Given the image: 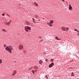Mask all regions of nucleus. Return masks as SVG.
I'll return each mask as SVG.
<instances>
[{"mask_svg":"<svg viewBox=\"0 0 79 79\" xmlns=\"http://www.w3.org/2000/svg\"><path fill=\"white\" fill-rule=\"evenodd\" d=\"M7 16H9V17H10V15H7Z\"/></svg>","mask_w":79,"mask_h":79,"instance_id":"nucleus-29","label":"nucleus"},{"mask_svg":"<svg viewBox=\"0 0 79 79\" xmlns=\"http://www.w3.org/2000/svg\"><path fill=\"white\" fill-rule=\"evenodd\" d=\"M78 35H79V33H78Z\"/></svg>","mask_w":79,"mask_h":79,"instance_id":"nucleus-37","label":"nucleus"},{"mask_svg":"<svg viewBox=\"0 0 79 79\" xmlns=\"http://www.w3.org/2000/svg\"><path fill=\"white\" fill-rule=\"evenodd\" d=\"M4 47H6V44H4Z\"/></svg>","mask_w":79,"mask_h":79,"instance_id":"nucleus-23","label":"nucleus"},{"mask_svg":"<svg viewBox=\"0 0 79 79\" xmlns=\"http://www.w3.org/2000/svg\"><path fill=\"white\" fill-rule=\"evenodd\" d=\"M53 22H54L53 20H51V21H50L49 23H50V24H53Z\"/></svg>","mask_w":79,"mask_h":79,"instance_id":"nucleus-11","label":"nucleus"},{"mask_svg":"<svg viewBox=\"0 0 79 79\" xmlns=\"http://www.w3.org/2000/svg\"><path fill=\"white\" fill-rule=\"evenodd\" d=\"M39 21H40V19H39Z\"/></svg>","mask_w":79,"mask_h":79,"instance_id":"nucleus-39","label":"nucleus"},{"mask_svg":"<svg viewBox=\"0 0 79 79\" xmlns=\"http://www.w3.org/2000/svg\"><path fill=\"white\" fill-rule=\"evenodd\" d=\"M39 63L40 64H42V63H43V61H42L41 60H40L39 61Z\"/></svg>","mask_w":79,"mask_h":79,"instance_id":"nucleus-10","label":"nucleus"},{"mask_svg":"<svg viewBox=\"0 0 79 79\" xmlns=\"http://www.w3.org/2000/svg\"><path fill=\"white\" fill-rule=\"evenodd\" d=\"M35 72H37V70H35Z\"/></svg>","mask_w":79,"mask_h":79,"instance_id":"nucleus-32","label":"nucleus"},{"mask_svg":"<svg viewBox=\"0 0 79 79\" xmlns=\"http://www.w3.org/2000/svg\"><path fill=\"white\" fill-rule=\"evenodd\" d=\"M45 77L46 78H47V79H48V77H47V75Z\"/></svg>","mask_w":79,"mask_h":79,"instance_id":"nucleus-25","label":"nucleus"},{"mask_svg":"<svg viewBox=\"0 0 79 79\" xmlns=\"http://www.w3.org/2000/svg\"><path fill=\"white\" fill-rule=\"evenodd\" d=\"M13 47L11 46H7L6 48V50H13Z\"/></svg>","mask_w":79,"mask_h":79,"instance_id":"nucleus-2","label":"nucleus"},{"mask_svg":"<svg viewBox=\"0 0 79 79\" xmlns=\"http://www.w3.org/2000/svg\"><path fill=\"white\" fill-rule=\"evenodd\" d=\"M72 76H74V73H72L71 74Z\"/></svg>","mask_w":79,"mask_h":79,"instance_id":"nucleus-19","label":"nucleus"},{"mask_svg":"<svg viewBox=\"0 0 79 79\" xmlns=\"http://www.w3.org/2000/svg\"><path fill=\"white\" fill-rule=\"evenodd\" d=\"M16 70H14L13 72V73L12 74L13 76H15L16 74Z\"/></svg>","mask_w":79,"mask_h":79,"instance_id":"nucleus-5","label":"nucleus"},{"mask_svg":"<svg viewBox=\"0 0 79 79\" xmlns=\"http://www.w3.org/2000/svg\"><path fill=\"white\" fill-rule=\"evenodd\" d=\"M2 61L1 60H0V64L1 63H2Z\"/></svg>","mask_w":79,"mask_h":79,"instance_id":"nucleus-27","label":"nucleus"},{"mask_svg":"<svg viewBox=\"0 0 79 79\" xmlns=\"http://www.w3.org/2000/svg\"><path fill=\"white\" fill-rule=\"evenodd\" d=\"M32 69V68H30L29 69V70H31Z\"/></svg>","mask_w":79,"mask_h":79,"instance_id":"nucleus-24","label":"nucleus"},{"mask_svg":"<svg viewBox=\"0 0 79 79\" xmlns=\"http://www.w3.org/2000/svg\"><path fill=\"white\" fill-rule=\"evenodd\" d=\"M2 31H4V32H6V31L4 29H2Z\"/></svg>","mask_w":79,"mask_h":79,"instance_id":"nucleus-17","label":"nucleus"},{"mask_svg":"<svg viewBox=\"0 0 79 79\" xmlns=\"http://www.w3.org/2000/svg\"><path fill=\"white\" fill-rule=\"evenodd\" d=\"M39 38H42V37H39Z\"/></svg>","mask_w":79,"mask_h":79,"instance_id":"nucleus-35","label":"nucleus"},{"mask_svg":"<svg viewBox=\"0 0 79 79\" xmlns=\"http://www.w3.org/2000/svg\"><path fill=\"white\" fill-rule=\"evenodd\" d=\"M73 60H72L70 61V62H73Z\"/></svg>","mask_w":79,"mask_h":79,"instance_id":"nucleus-34","label":"nucleus"},{"mask_svg":"<svg viewBox=\"0 0 79 79\" xmlns=\"http://www.w3.org/2000/svg\"><path fill=\"white\" fill-rule=\"evenodd\" d=\"M32 19L33 20V21H35V19L33 18H32Z\"/></svg>","mask_w":79,"mask_h":79,"instance_id":"nucleus-30","label":"nucleus"},{"mask_svg":"<svg viewBox=\"0 0 79 79\" xmlns=\"http://www.w3.org/2000/svg\"><path fill=\"white\" fill-rule=\"evenodd\" d=\"M35 69H37L38 68V67L37 66H35Z\"/></svg>","mask_w":79,"mask_h":79,"instance_id":"nucleus-18","label":"nucleus"},{"mask_svg":"<svg viewBox=\"0 0 79 79\" xmlns=\"http://www.w3.org/2000/svg\"><path fill=\"white\" fill-rule=\"evenodd\" d=\"M7 51L8 52H10V53H11V50H7Z\"/></svg>","mask_w":79,"mask_h":79,"instance_id":"nucleus-13","label":"nucleus"},{"mask_svg":"<svg viewBox=\"0 0 79 79\" xmlns=\"http://www.w3.org/2000/svg\"><path fill=\"white\" fill-rule=\"evenodd\" d=\"M74 31H76L77 32H78V33H79V31H77V29H74Z\"/></svg>","mask_w":79,"mask_h":79,"instance_id":"nucleus-15","label":"nucleus"},{"mask_svg":"<svg viewBox=\"0 0 79 79\" xmlns=\"http://www.w3.org/2000/svg\"><path fill=\"white\" fill-rule=\"evenodd\" d=\"M48 25H49V26H50V27H52V26H53L52 24L51 23H48Z\"/></svg>","mask_w":79,"mask_h":79,"instance_id":"nucleus-9","label":"nucleus"},{"mask_svg":"<svg viewBox=\"0 0 79 79\" xmlns=\"http://www.w3.org/2000/svg\"><path fill=\"white\" fill-rule=\"evenodd\" d=\"M61 29L62 31H66V28L64 27H62Z\"/></svg>","mask_w":79,"mask_h":79,"instance_id":"nucleus-6","label":"nucleus"},{"mask_svg":"<svg viewBox=\"0 0 79 79\" xmlns=\"http://www.w3.org/2000/svg\"><path fill=\"white\" fill-rule=\"evenodd\" d=\"M32 72L33 74H34V73H35L34 70H32Z\"/></svg>","mask_w":79,"mask_h":79,"instance_id":"nucleus-22","label":"nucleus"},{"mask_svg":"<svg viewBox=\"0 0 79 79\" xmlns=\"http://www.w3.org/2000/svg\"><path fill=\"white\" fill-rule=\"evenodd\" d=\"M53 65H54V63L53 62H52L49 65V68H52V67Z\"/></svg>","mask_w":79,"mask_h":79,"instance_id":"nucleus-4","label":"nucleus"},{"mask_svg":"<svg viewBox=\"0 0 79 79\" xmlns=\"http://www.w3.org/2000/svg\"><path fill=\"white\" fill-rule=\"evenodd\" d=\"M19 50H22L23 48V45H19Z\"/></svg>","mask_w":79,"mask_h":79,"instance_id":"nucleus-3","label":"nucleus"},{"mask_svg":"<svg viewBox=\"0 0 79 79\" xmlns=\"http://www.w3.org/2000/svg\"><path fill=\"white\" fill-rule=\"evenodd\" d=\"M72 7L71 6V5L69 4V10H72Z\"/></svg>","mask_w":79,"mask_h":79,"instance_id":"nucleus-8","label":"nucleus"},{"mask_svg":"<svg viewBox=\"0 0 79 79\" xmlns=\"http://www.w3.org/2000/svg\"><path fill=\"white\" fill-rule=\"evenodd\" d=\"M69 30V28L68 27H66V31H68Z\"/></svg>","mask_w":79,"mask_h":79,"instance_id":"nucleus-16","label":"nucleus"},{"mask_svg":"<svg viewBox=\"0 0 79 79\" xmlns=\"http://www.w3.org/2000/svg\"><path fill=\"white\" fill-rule=\"evenodd\" d=\"M2 16H5V13H3V14H2Z\"/></svg>","mask_w":79,"mask_h":79,"instance_id":"nucleus-26","label":"nucleus"},{"mask_svg":"<svg viewBox=\"0 0 79 79\" xmlns=\"http://www.w3.org/2000/svg\"><path fill=\"white\" fill-rule=\"evenodd\" d=\"M51 62H53V59H52L51 60Z\"/></svg>","mask_w":79,"mask_h":79,"instance_id":"nucleus-20","label":"nucleus"},{"mask_svg":"<svg viewBox=\"0 0 79 79\" xmlns=\"http://www.w3.org/2000/svg\"><path fill=\"white\" fill-rule=\"evenodd\" d=\"M45 61L46 62H48V60L47 59H46Z\"/></svg>","mask_w":79,"mask_h":79,"instance_id":"nucleus-21","label":"nucleus"},{"mask_svg":"<svg viewBox=\"0 0 79 79\" xmlns=\"http://www.w3.org/2000/svg\"><path fill=\"white\" fill-rule=\"evenodd\" d=\"M5 24H7V23L6 22H4Z\"/></svg>","mask_w":79,"mask_h":79,"instance_id":"nucleus-28","label":"nucleus"},{"mask_svg":"<svg viewBox=\"0 0 79 79\" xmlns=\"http://www.w3.org/2000/svg\"><path fill=\"white\" fill-rule=\"evenodd\" d=\"M67 4H68V2H67Z\"/></svg>","mask_w":79,"mask_h":79,"instance_id":"nucleus-38","label":"nucleus"},{"mask_svg":"<svg viewBox=\"0 0 79 79\" xmlns=\"http://www.w3.org/2000/svg\"><path fill=\"white\" fill-rule=\"evenodd\" d=\"M62 1V2H64V0H61Z\"/></svg>","mask_w":79,"mask_h":79,"instance_id":"nucleus-33","label":"nucleus"},{"mask_svg":"<svg viewBox=\"0 0 79 79\" xmlns=\"http://www.w3.org/2000/svg\"><path fill=\"white\" fill-rule=\"evenodd\" d=\"M34 5H36V6H38V4L36 2H34Z\"/></svg>","mask_w":79,"mask_h":79,"instance_id":"nucleus-12","label":"nucleus"},{"mask_svg":"<svg viewBox=\"0 0 79 79\" xmlns=\"http://www.w3.org/2000/svg\"><path fill=\"white\" fill-rule=\"evenodd\" d=\"M11 21L10 20L9 22L7 23V25L9 26L10 24H11Z\"/></svg>","mask_w":79,"mask_h":79,"instance_id":"nucleus-7","label":"nucleus"},{"mask_svg":"<svg viewBox=\"0 0 79 79\" xmlns=\"http://www.w3.org/2000/svg\"><path fill=\"white\" fill-rule=\"evenodd\" d=\"M55 39H56L57 40H60V39L58 38L57 36L56 37Z\"/></svg>","mask_w":79,"mask_h":79,"instance_id":"nucleus-14","label":"nucleus"},{"mask_svg":"<svg viewBox=\"0 0 79 79\" xmlns=\"http://www.w3.org/2000/svg\"><path fill=\"white\" fill-rule=\"evenodd\" d=\"M42 40H40V42H41V41H42Z\"/></svg>","mask_w":79,"mask_h":79,"instance_id":"nucleus-31","label":"nucleus"},{"mask_svg":"<svg viewBox=\"0 0 79 79\" xmlns=\"http://www.w3.org/2000/svg\"><path fill=\"white\" fill-rule=\"evenodd\" d=\"M33 21V22H34V23H36V22H35V21Z\"/></svg>","mask_w":79,"mask_h":79,"instance_id":"nucleus-36","label":"nucleus"},{"mask_svg":"<svg viewBox=\"0 0 79 79\" xmlns=\"http://www.w3.org/2000/svg\"><path fill=\"white\" fill-rule=\"evenodd\" d=\"M25 29L26 31L27 32H28L29 31L28 30H31V27L28 26H26L25 27Z\"/></svg>","mask_w":79,"mask_h":79,"instance_id":"nucleus-1","label":"nucleus"}]
</instances>
